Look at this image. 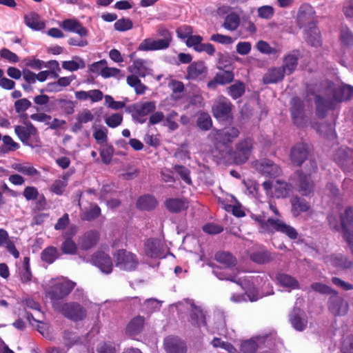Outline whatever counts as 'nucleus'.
Here are the masks:
<instances>
[{
  "label": "nucleus",
  "mask_w": 353,
  "mask_h": 353,
  "mask_svg": "<svg viewBox=\"0 0 353 353\" xmlns=\"http://www.w3.org/2000/svg\"><path fill=\"white\" fill-rule=\"evenodd\" d=\"M215 259L225 267V270L220 268H216L213 270V274L219 279L231 281L240 285L245 290V296L251 302L256 301L262 297L254 289L250 292L249 291L252 285L249 280L246 279H236V274H234V271L230 269L236 264V259L232 254L228 252H219L215 254Z\"/></svg>",
  "instance_id": "nucleus-1"
},
{
  "label": "nucleus",
  "mask_w": 353,
  "mask_h": 353,
  "mask_svg": "<svg viewBox=\"0 0 353 353\" xmlns=\"http://www.w3.org/2000/svg\"><path fill=\"white\" fill-rule=\"evenodd\" d=\"M328 90L332 98L317 95L315 98L316 112L318 117L324 118L328 110L333 109L336 103L349 99L353 94V88L348 85L335 86L329 84Z\"/></svg>",
  "instance_id": "nucleus-2"
},
{
  "label": "nucleus",
  "mask_w": 353,
  "mask_h": 353,
  "mask_svg": "<svg viewBox=\"0 0 353 353\" xmlns=\"http://www.w3.org/2000/svg\"><path fill=\"white\" fill-rule=\"evenodd\" d=\"M254 220L259 224L260 230L263 232L273 233L278 232L293 240L298 237V232L294 228L278 218L265 219L264 216L259 215L254 217Z\"/></svg>",
  "instance_id": "nucleus-3"
},
{
  "label": "nucleus",
  "mask_w": 353,
  "mask_h": 353,
  "mask_svg": "<svg viewBox=\"0 0 353 353\" xmlns=\"http://www.w3.org/2000/svg\"><path fill=\"white\" fill-rule=\"evenodd\" d=\"M305 172L303 171L297 172L298 176L296 181L297 190L303 196H308L314 190V182L312 179V173L317 170V165L314 161L309 160L304 168Z\"/></svg>",
  "instance_id": "nucleus-4"
},
{
  "label": "nucleus",
  "mask_w": 353,
  "mask_h": 353,
  "mask_svg": "<svg viewBox=\"0 0 353 353\" xmlns=\"http://www.w3.org/2000/svg\"><path fill=\"white\" fill-rule=\"evenodd\" d=\"M14 132L24 145L32 148L41 146L38 130L32 123L26 122L23 125H16Z\"/></svg>",
  "instance_id": "nucleus-5"
},
{
  "label": "nucleus",
  "mask_w": 353,
  "mask_h": 353,
  "mask_svg": "<svg viewBox=\"0 0 353 353\" xmlns=\"http://www.w3.org/2000/svg\"><path fill=\"white\" fill-rule=\"evenodd\" d=\"M240 134L239 130L228 126L221 130L213 129L208 136V139L218 148L219 145L231 143Z\"/></svg>",
  "instance_id": "nucleus-6"
},
{
  "label": "nucleus",
  "mask_w": 353,
  "mask_h": 353,
  "mask_svg": "<svg viewBox=\"0 0 353 353\" xmlns=\"http://www.w3.org/2000/svg\"><path fill=\"white\" fill-rule=\"evenodd\" d=\"M114 257L116 266L123 270H134L139 264L137 256L125 250H117L114 254Z\"/></svg>",
  "instance_id": "nucleus-7"
},
{
  "label": "nucleus",
  "mask_w": 353,
  "mask_h": 353,
  "mask_svg": "<svg viewBox=\"0 0 353 353\" xmlns=\"http://www.w3.org/2000/svg\"><path fill=\"white\" fill-rule=\"evenodd\" d=\"M61 314L72 321H83L87 316L86 309L77 302H68L61 305Z\"/></svg>",
  "instance_id": "nucleus-8"
},
{
  "label": "nucleus",
  "mask_w": 353,
  "mask_h": 353,
  "mask_svg": "<svg viewBox=\"0 0 353 353\" xmlns=\"http://www.w3.org/2000/svg\"><path fill=\"white\" fill-rule=\"evenodd\" d=\"M75 285L74 282L69 280L57 282L48 292V295L54 304L56 301L67 296L75 287Z\"/></svg>",
  "instance_id": "nucleus-9"
},
{
  "label": "nucleus",
  "mask_w": 353,
  "mask_h": 353,
  "mask_svg": "<svg viewBox=\"0 0 353 353\" xmlns=\"http://www.w3.org/2000/svg\"><path fill=\"white\" fill-rule=\"evenodd\" d=\"M253 148V140L250 138H245L239 141L234 152V160L237 164H242L246 162L251 155Z\"/></svg>",
  "instance_id": "nucleus-10"
},
{
  "label": "nucleus",
  "mask_w": 353,
  "mask_h": 353,
  "mask_svg": "<svg viewBox=\"0 0 353 353\" xmlns=\"http://www.w3.org/2000/svg\"><path fill=\"white\" fill-rule=\"evenodd\" d=\"M341 225L344 232V238L347 242L353 254V209L347 208L341 216Z\"/></svg>",
  "instance_id": "nucleus-11"
},
{
  "label": "nucleus",
  "mask_w": 353,
  "mask_h": 353,
  "mask_svg": "<svg viewBox=\"0 0 353 353\" xmlns=\"http://www.w3.org/2000/svg\"><path fill=\"white\" fill-rule=\"evenodd\" d=\"M232 103L223 96L218 97L212 108L213 116L218 119L229 117L232 110Z\"/></svg>",
  "instance_id": "nucleus-12"
},
{
  "label": "nucleus",
  "mask_w": 353,
  "mask_h": 353,
  "mask_svg": "<svg viewBox=\"0 0 353 353\" xmlns=\"http://www.w3.org/2000/svg\"><path fill=\"white\" fill-rule=\"evenodd\" d=\"M290 114L293 123L299 126H303L305 123L303 101L299 97H294L290 101Z\"/></svg>",
  "instance_id": "nucleus-13"
},
{
  "label": "nucleus",
  "mask_w": 353,
  "mask_h": 353,
  "mask_svg": "<svg viewBox=\"0 0 353 353\" xmlns=\"http://www.w3.org/2000/svg\"><path fill=\"white\" fill-rule=\"evenodd\" d=\"M328 308L334 316H342L347 313L349 306L347 303L336 292L331 295L328 302Z\"/></svg>",
  "instance_id": "nucleus-14"
},
{
  "label": "nucleus",
  "mask_w": 353,
  "mask_h": 353,
  "mask_svg": "<svg viewBox=\"0 0 353 353\" xmlns=\"http://www.w3.org/2000/svg\"><path fill=\"white\" fill-rule=\"evenodd\" d=\"M314 12L308 4H303L297 13V24L300 28L308 26V28L316 26L314 23Z\"/></svg>",
  "instance_id": "nucleus-15"
},
{
  "label": "nucleus",
  "mask_w": 353,
  "mask_h": 353,
  "mask_svg": "<svg viewBox=\"0 0 353 353\" xmlns=\"http://www.w3.org/2000/svg\"><path fill=\"white\" fill-rule=\"evenodd\" d=\"M92 262L94 265L105 274H110L112 272L113 263L110 256L103 252H97L92 256Z\"/></svg>",
  "instance_id": "nucleus-16"
},
{
  "label": "nucleus",
  "mask_w": 353,
  "mask_h": 353,
  "mask_svg": "<svg viewBox=\"0 0 353 353\" xmlns=\"http://www.w3.org/2000/svg\"><path fill=\"white\" fill-rule=\"evenodd\" d=\"M256 168L262 174L270 177H276L281 172L280 167L269 159L257 161Z\"/></svg>",
  "instance_id": "nucleus-17"
},
{
  "label": "nucleus",
  "mask_w": 353,
  "mask_h": 353,
  "mask_svg": "<svg viewBox=\"0 0 353 353\" xmlns=\"http://www.w3.org/2000/svg\"><path fill=\"white\" fill-rule=\"evenodd\" d=\"M309 152L308 146L304 143L295 144L290 152L292 163L296 165H301L307 159Z\"/></svg>",
  "instance_id": "nucleus-18"
},
{
  "label": "nucleus",
  "mask_w": 353,
  "mask_h": 353,
  "mask_svg": "<svg viewBox=\"0 0 353 353\" xmlns=\"http://www.w3.org/2000/svg\"><path fill=\"white\" fill-rule=\"evenodd\" d=\"M324 261L328 265H332L334 268L341 270H346L353 265V262L342 254H332L325 256L324 257Z\"/></svg>",
  "instance_id": "nucleus-19"
},
{
  "label": "nucleus",
  "mask_w": 353,
  "mask_h": 353,
  "mask_svg": "<svg viewBox=\"0 0 353 353\" xmlns=\"http://www.w3.org/2000/svg\"><path fill=\"white\" fill-rule=\"evenodd\" d=\"M163 347L166 353H186L185 343L176 336H170L164 339Z\"/></svg>",
  "instance_id": "nucleus-20"
},
{
  "label": "nucleus",
  "mask_w": 353,
  "mask_h": 353,
  "mask_svg": "<svg viewBox=\"0 0 353 353\" xmlns=\"http://www.w3.org/2000/svg\"><path fill=\"white\" fill-rule=\"evenodd\" d=\"M353 158V150L348 148H340L334 155L335 161L344 170H350Z\"/></svg>",
  "instance_id": "nucleus-21"
},
{
  "label": "nucleus",
  "mask_w": 353,
  "mask_h": 353,
  "mask_svg": "<svg viewBox=\"0 0 353 353\" xmlns=\"http://www.w3.org/2000/svg\"><path fill=\"white\" fill-rule=\"evenodd\" d=\"M290 321L297 331H303L307 325V319L305 312L299 308H294L290 314Z\"/></svg>",
  "instance_id": "nucleus-22"
},
{
  "label": "nucleus",
  "mask_w": 353,
  "mask_h": 353,
  "mask_svg": "<svg viewBox=\"0 0 353 353\" xmlns=\"http://www.w3.org/2000/svg\"><path fill=\"white\" fill-rule=\"evenodd\" d=\"M61 27L69 32H75L81 37H86L88 35V30L83 27L81 23L76 19L63 20Z\"/></svg>",
  "instance_id": "nucleus-23"
},
{
  "label": "nucleus",
  "mask_w": 353,
  "mask_h": 353,
  "mask_svg": "<svg viewBox=\"0 0 353 353\" xmlns=\"http://www.w3.org/2000/svg\"><path fill=\"white\" fill-rule=\"evenodd\" d=\"M145 254L152 259L163 258L162 244L157 239H150L145 244Z\"/></svg>",
  "instance_id": "nucleus-24"
},
{
  "label": "nucleus",
  "mask_w": 353,
  "mask_h": 353,
  "mask_svg": "<svg viewBox=\"0 0 353 353\" xmlns=\"http://www.w3.org/2000/svg\"><path fill=\"white\" fill-rule=\"evenodd\" d=\"M292 213L294 216H298L303 212L310 209V204L305 199L296 196L291 199Z\"/></svg>",
  "instance_id": "nucleus-25"
},
{
  "label": "nucleus",
  "mask_w": 353,
  "mask_h": 353,
  "mask_svg": "<svg viewBox=\"0 0 353 353\" xmlns=\"http://www.w3.org/2000/svg\"><path fill=\"white\" fill-rule=\"evenodd\" d=\"M285 74L281 67L271 68L263 76V81L265 84L276 83L283 79Z\"/></svg>",
  "instance_id": "nucleus-26"
},
{
  "label": "nucleus",
  "mask_w": 353,
  "mask_h": 353,
  "mask_svg": "<svg viewBox=\"0 0 353 353\" xmlns=\"http://www.w3.org/2000/svg\"><path fill=\"white\" fill-rule=\"evenodd\" d=\"M190 305V322L198 327L205 325V315L201 307L196 305L193 302Z\"/></svg>",
  "instance_id": "nucleus-27"
},
{
  "label": "nucleus",
  "mask_w": 353,
  "mask_h": 353,
  "mask_svg": "<svg viewBox=\"0 0 353 353\" xmlns=\"http://www.w3.org/2000/svg\"><path fill=\"white\" fill-rule=\"evenodd\" d=\"M128 69L130 72L137 74L141 77H145L150 73L149 62L142 59L134 60L132 65L129 66Z\"/></svg>",
  "instance_id": "nucleus-28"
},
{
  "label": "nucleus",
  "mask_w": 353,
  "mask_h": 353,
  "mask_svg": "<svg viewBox=\"0 0 353 353\" xmlns=\"http://www.w3.org/2000/svg\"><path fill=\"white\" fill-rule=\"evenodd\" d=\"M99 239V232L92 230L85 233L80 239L79 243L82 250H88L97 244Z\"/></svg>",
  "instance_id": "nucleus-29"
},
{
  "label": "nucleus",
  "mask_w": 353,
  "mask_h": 353,
  "mask_svg": "<svg viewBox=\"0 0 353 353\" xmlns=\"http://www.w3.org/2000/svg\"><path fill=\"white\" fill-rule=\"evenodd\" d=\"M206 72V67L203 62H193L188 67V78L190 79H196L199 77L205 74Z\"/></svg>",
  "instance_id": "nucleus-30"
},
{
  "label": "nucleus",
  "mask_w": 353,
  "mask_h": 353,
  "mask_svg": "<svg viewBox=\"0 0 353 353\" xmlns=\"http://www.w3.org/2000/svg\"><path fill=\"white\" fill-rule=\"evenodd\" d=\"M163 41H159L152 38L144 39L139 46V50L141 51H154L164 50L165 45Z\"/></svg>",
  "instance_id": "nucleus-31"
},
{
  "label": "nucleus",
  "mask_w": 353,
  "mask_h": 353,
  "mask_svg": "<svg viewBox=\"0 0 353 353\" xmlns=\"http://www.w3.org/2000/svg\"><path fill=\"white\" fill-rule=\"evenodd\" d=\"M298 60L299 56L296 53L289 54L283 58V65L281 67L284 69L285 73L290 74L296 70Z\"/></svg>",
  "instance_id": "nucleus-32"
},
{
  "label": "nucleus",
  "mask_w": 353,
  "mask_h": 353,
  "mask_svg": "<svg viewBox=\"0 0 353 353\" xmlns=\"http://www.w3.org/2000/svg\"><path fill=\"white\" fill-rule=\"evenodd\" d=\"M145 319L143 316H137L133 318L126 327V332L130 335H137L141 332L143 327Z\"/></svg>",
  "instance_id": "nucleus-33"
},
{
  "label": "nucleus",
  "mask_w": 353,
  "mask_h": 353,
  "mask_svg": "<svg viewBox=\"0 0 353 353\" xmlns=\"http://www.w3.org/2000/svg\"><path fill=\"white\" fill-rule=\"evenodd\" d=\"M291 185L289 183L276 180L273 185L274 194L276 198L287 197L291 192Z\"/></svg>",
  "instance_id": "nucleus-34"
},
{
  "label": "nucleus",
  "mask_w": 353,
  "mask_h": 353,
  "mask_svg": "<svg viewBox=\"0 0 353 353\" xmlns=\"http://www.w3.org/2000/svg\"><path fill=\"white\" fill-rule=\"evenodd\" d=\"M157 205V199L150 195L140 196L137 202V207L142 210H151Z\"/></svg>",
  "instance_id": "nucleus-35"
},
{
  "label": "nucleus",
  "mask_w": 353,
  "mask_h": 353,
  "mask_svg": "<svg viewBox=\"0 0 353 353\" xmlns=\"http://www.w3.org/2000/svg\"><path fill=\"white\" fill-rule=\"evenodd\" d=\"M25 23L30 28L35 30H40L44 28L45 25L40 20L39 16L35 12H30L25 16Z\"/></svg>",
  "instance_id": "nucleus-36"
},
{
  "label": "nucleus",
  "mask_w": 353,
  "mask_h": 353,
  "mask_svg": "<svg viewBox=\"0 0 353 353\" xmlns=\"http://www.w3.org/2000/svg\"><path fill=\"white\" fill-rule=\"evenodd\" d=\"M276 280L281 286L290 290L296 289L299 287V283L294 277L284 273L278 274Z\"/></svg>",
  "instance_id": "nucleus-37"
},
{
  "label": "nucleus",
  "mask_w": 353,
  "mask_h": 353,
  "mask_svg": "<svg viewBox=\"0 0 353 353\" xmlns=\"http://www.w3.org/2000/svg\"><path fill=\"white\" fill-rule=\"evenodd\" d=\"M93 137L95 139L97 144L101 145L108 143V130L103 125L99 127L93 126Z\"/></svg>",
  "instance_id": "nucleus-38"
},
{
  "label": "nucleus",
  "mask_w": 353,
  "mask_h": 353,
  "mask_svg": "<svg viewBox=\"0 0 353 353\" xmlns=\"http://www.w3.org/2000/svg\"><path fill=\"white\" fill-rule=\"evenodd\" d=\"M165 206L170 212L174 213L183 211L188 208L185 201L181 199H169L165 201Z\"/></svg>",
  "instance_id": "nucleus-39"
},
{
  "label": "nucleus",
  "mask_w": 353,
  "mask_h": 353,
  "mask_svg": "<svg viewBox=\"0 0 353 353\" xmlns=\"http://www.w3.org/2000/svg\"><path fill=\"white\" fill-rule=\"evenodd\" d=\"M245 92V85L240 81H236L228 88V94L234 100L241 97Z\"/></svg>",
  "instance_id": "nucleus-40"
},
{
  "label": "nucleus",
  "mask_w": 353,
  "mask_h": 353,
  "mask_svg": "<svg viewBox=\"0 0 353 353\" xmlns=\"http://www.w3.org/2000/svg\"><path fill=\"white\" fill-rule=\"evenodd\" d=\"M306 32V39L307 43L314 47L319 46L321 43L320 32L316 26L309 28Z\"/></svg>",
  "instance_id": "nucleus-41"
},
{
  "label": "nucleus",
  "mask_w": 353,
  "mask_h": 353,
  "mask_svg": "<svg viewBox=\"0 0 353 353\" xmlns=\"http://www.w3.org/2000/svg\"><path fill=\"white\" fill-rule=\"evenodd\" d=\"M156 109V103L154 101H147L137 104L135 111L139 116H146L153 112Z\"/></svg>",
  "instance_id": "nucleus-42"
},
{
  "label": "nucleus",
  "mask_w": 353,
  "mask_h": 353,
  "mask_svg": "<svg viewBox=\"0 0 353 353\" xmlns=\"http://www.w3.org/2000/svg\"><path fill=\"white\" fill-rule=\"evenodd\" d=\"M239 23V17L236 14L232 12L226 16L223 26L228 30L234 31L236 30Z\"/></svg>",
  "instance_id": "nucleus-43"
},
{
  "label": "nucleus",
  "mask_w": 353,
  "mask_h": 353,
  "mask_svg": "<svg viewBox=\"0 0 353 353\" xmlns=\"http://www.w3.org/2000/svg\"><path fill=\"white\" fill-rule=\"evenodd\" d=\"M340 41L341 44L344 46H353V33L346 26L342 27L341 29Z\"/></svg>",
  "instance_id": "nucleus-44"
},
{
  "label": "nucleus",
  "mask_w": 353,
  "mask_h": 353,
  "mask_svg": "<svg viewBox=\"0 0 353 353\" xmlns=\"http://www.w3.org/2000/svg\"><path fill=\"white\" fill-rule=\"evenodd\" d=\"M196 125L202 130H210L212 125V121L210 114L205 112L201 113L198 117Z\"/></svg>",
  "instance_id": "nucleus-45"
},
{
  "label": "nucleus",
  "mask_w": 353,
  "mask_h": 353,
  "mask_svg": "<svg viewBox=\"0 0 353 353\" xmlns=\"http://www.w3.org/2000/svg\"><path fill=\"white\" fill-rule=\"evenodd\" d=\"M42 261L50 264L57 258V250L54 247H48L44 249L41 254Z\"/></svg>",
  "instance_id": "nucleus-46"
},
{
  "label": "nucleus",
  "mask_w": 353,
  "mask_h": 353,
  "mask_svg": "<svg viewBox=\"0 0 353 353\" xmlns=\"http://www.w3.org/2000/svg\"><path fill=\"white\" fill-rule=\"evenodd\" d=\"M101 146L102 148L100 150V155L102 159V161L105 164H108L112 160L114 153V148L112 145L108 143L101 145Z\"/></svg>",
  "instance_id": "nucleus-47"
},
{
  "label": "nucleus",
  "mask_w": 353,
  "mask_h": 353,
  "mask_svg": "<svg viewBox=\"0 0 353 353\" xmlns=\"http://www.w3.org/2000/svg\"><path fill=\"white\" fill-rule=\"evenodd\" d=\"M68 185V178L63 176L62 179L54 181L50 187V190L57 195H61Z\"/></svg>",
  "instance_id": "nucleus-48"
},
{
  "label": "nucleus",
  "mask_w": 353,
  "mask_h": 353,
  "mask_svg": "<svg viewBox=\"0 0 353 353\" xmlns=\"http://www.w3.org/2000/svg\"><path fill=\"white\" fill-rule=\"evenodd\" d=\"M258 344L255 340L250 339L243 341L240 345V351L237 353H255Z\"/></svg>",
  "instance_id": "nucleus-49"
},
{
  "label": "nucleus",
  "mask_w": 353,
  "mask_h": 353,
  "mask_svg": "<svg viewBox=\"0 0 353 353\" xmlns=\"http://www.w3.org/2000/svg\"><path fill=\"white\" fill-rule=\"evenodd\" d=\"M216 80L220 85L231 83L234 77V73L228 70H222L216 74Z\"/></svg>",
  "instance_id": "nucleus-50"
},
{
  "label": "nucleus",
  "mask_w": 353,
  "mask_h": 353,
  "mask_svg": "<svg viewBox=\"0 0 353 353\" xmlns=\"http://www.w3.org/2000/svg\"><path fill=\"white\" fill-rule=\"evenodd\" d=\"M1 139L4 145V147L1 148L3 152H8L10 151H14L19 148V144L15 142L11 137L5 135Z\"/></svg>",
  "instance_id": "nucleus-51"
},
{
  "label": "nucleus",
  "mask_w": 353,
  "mask_h": 353,
  "mask_svg": "<svg viewBox=\"0 0 353 353\" xmlns=\"http://www.w3.org/2000/svg\"><path fill=\"white\" fill-rule=\"evenodd\" d=\"M250 259L252 261L259 263L264 264L270 261L271 257L268 252H253L250 254Z\"/></svg>",
  "instance_id": "nucleus-52"
},
{
  "label": "nucleus",
  "mask_w": 353,
  "mask_h": 353,
  "mask_svg": "<svg viewBox=\"0 0 353 353\" xmlns=\"http://www.w3.org/2000/svg\"><path fill=\"white\" fill-rule=\"evenodd\" d=\"M211 343L214 347H221L229 353H237V350L231 343L223 341L219 338H214Z\"/></svg>",
  "instance_id": "nucleus-53"
},
{
  "label": "nucleus",
  "mask_w": 353,
  "mask_h": 353,
  "mask_svg": "<svg viewBox=\"0 0 353 353\" xmlns=\"http://www.w3.org/2000/svg\"><path fill=\"white\" fill-rule=\"evenodd\" d=\"M61 250L66 254H74L77 250L76 243L70 239L67 238L62 243Z\"/></svg>",
  "instance_id": "nucleus-54"
},
{
  "label": "nucleus",
  "mask_w": 353,
  "mask_h": 353,
  "mask_svg": "<svg viewBox=\"0 0 353 353\" xmlns=\"http://www.w3.org/2000/svg\"><path fill=\"white\" fill-rule=\"evenodd\" d=\"M104 121L108 127L114 128L121 125L123 121V116L121 114L114 113L105 117Z\"/></svg>",
  "instance_id": "nucleus-55"
},
{
  "label": "nucleus",
  "mask_w": 353,
  "mask_h": 353,
  "mask_svg": "<svg viewBox=\"0 0 353 353\" xmlns=\"http://www.w3.org/2000/svg\"><path fill=\"white\" fill-rule=\"evenodd\" d=\"M114 26L115 30L120 31V32H123V31H127V30L132 29L133 27V23H132V21L130 19L122 18V19L117 20L114 23Z\"/></svg>",
  "instance_id": "nucleus-56"
},
{
  "label": "nucleus",
  "mask_w": 353,
  "mask_h": 353,
  "mask_svg": "<svg viewBox=\"0 0 353 353\" xmlns=\"http://www.w3.org/2000/svg\"><path fill=\"white\" fill-rule=\"evenodd\" d=\"M258 16L260 18L270 19L274 13V9L270 6H263L257 10Z\"/></svg>",
  "instance_id": "nucleus-57"
},
{
  "label": "nucleus",
  "mask_w": 353,
  "mask_h": 353,
  "mask_svg": "<svg viewBox=\"0 0 353 353\" xmlns=\"http://www.w3.org/2000/svg\"><path fill=\"white\" fill-rule=\"evenodd\" d=\"M311 288L314 291L321 294H333L336 292L330 287L322 283H314L311 285Z\"/></svg>",
  "instance_id": "nucleus-58"
},
{
  "label": "nucleus",
  "mask_w": 353,
  "mask_h": 353,
  "mask_svg": "<svg viewBox=\"0 0 353 353\" xmlns=\"http://www.w3.org/2000/svg\"><path fill=\"white\" fill-rule=\"evenodd\" d=\"M174 170L180 175L184 182L189 185L192 183L190 170L187 168L183 165H175Z\"/></svg>",
  "instance_id": "nucleus-59"
},
{
  "label": "nucleus",
  "mask_w": 353,
  "mask_h": 353,
  "mask_svg": "<svg viewBox=\"0 0 353 353\" xmlns=\"http://www.w3.org/2000/svg\"><path fill=\"white\" fill-rule=\"evenodd\" d=\"M157 34L159 36L162 37L163 38L161 39H158L159 41H163L165 45V48H168L172 41V34L171 33L165 28H159L157 30Z\"/></svg>",
  "instance_id": "nucleus-60"
},
{
  "label": "nucleus",
  "mask_w": 353,
  "mask_h": 353,
  "mask_svg": "<svg viewBox=\"0 0 353 353\" xmlns=\"http://www.w3.org/2000/svg\"><path fill=\"white\" fill-rule=\"evenodd\" d=\"M31 105V102L26 98L19 99L14 102V109L17 113L25 112Z\"/></svg>",
  "instance_id": "nucleus-61"
},
{
  "label": "nucleus",
  "mask_w": 353,
  "mask_h": 353,
  "mask_svg": "<svg viewBox=\"0 0 353 353\" xmlns=\"http://www.w3.org/2000/svg\"><path fill=\"white\" fill-rule=\"evenodd\" d=\"M177 116L178 114L175 111L170 112L165 118V123L164 125L171 130H176L179 128V125L174 119Z\"/></svg>",
  "instance_id": "nucleus-62"
},
{
  "label": "nucleus",
  "mask_w": 353,
  "mask_h": 353,
  "mask_svg": "<svg viewBox=\"0 0 353 353\" xmlns=\"http://www.w3.org/2000/svg\"><path fill=\"white\" fill-rule=\"evenodd\" d=\"M63 69L69 71H76L80 68L84 67L83 61L80 60L79 62L76 61H65L62 63Z\"/></svg>",
  "instance_id": "nucleus-63"
},
{
  "label": "nucleus",
  "mask_w": 353,
  "mask_h": 353,
  "mask_svg": "<svg viewBox=\"0 0 353 353\" xmlns=\"http://www.w3.org/2000/svg\"><path fill=\"white\" fill-rule=\"evenodd\" d=\"M342 353H353V336H347L341 347Z\"/></svg>",
  "instance_id": "nucleus-64"
}]
</instances>
